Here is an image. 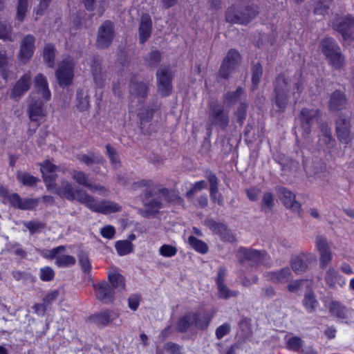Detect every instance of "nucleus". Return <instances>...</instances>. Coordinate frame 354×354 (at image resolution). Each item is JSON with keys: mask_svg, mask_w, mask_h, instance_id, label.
<instances>
[{"mask_svg": "<svg viewBox=\"0 0 354 354\" xmlns=\"http://www.w3.org/2000/svg\"><path fill=\"white\" fill-rule=\"evenodd\" d=\"M55 76L61 86H68L72 84L74 77V63L71 58H66L59 64Z\"/></svg>", "mask_w": 354, "mask_h": 354, "instance_id": "nucleus-4", "label": "nucleus"}, {"mask_svg": "<svg viewBox=\"0 0 354 354\" xmlns=\"http://www.w3.org/2000/svg\"><path fill=\"white\" fill-rule=\"evenodd\" d=\"M113 38V24L110 21L104 22L99 28L97 44L101 48L108 47Z\"/></svg>", "mask_w": 354, "mask_h": 354, "instance_id": "nucleus-12", "label": "nucleus"}, {"mask_svg": "<svg viewBox=\"0 0 354 354\" xmlns=\"http://www.w3.org/2000/svg\"><path fill=\"white\" fill-rule=\"evenodd\" d=\"M87 187H88L91 192H97L100 195L106 196L109 193L106 188L100 185H92L88 183Z\"/></svg>", "mask_w": 354, "mask_h": 354, "instance_id": "nucleus-56", "label": "nucleus"}, {"mask_svg": "<svg viewBox=\"0 0 354 354\" xmlns=\"http://www.w3.org/2000/svg\"><path fill=\"white\" fill-rule=\"evenodd\" d=\"M96 297L105 303L113 300L114 291L113 288L106 282L100 281L93 284Z\"/></svg>", "mask_w": 354, "mask_h": 354, "instance_id": "nucleus-16", "label": "nucleus"}, {"mask_svg": "<svg viewBox=\"0 0 354 354\" xmlns=\"http://www.w3.org/2000/svg\"><path fill=\"white\" fill-rule=\"evenodd\" d=\"M165 349L169 353V354H180V347L174 343L167 344L165 345Z\"/></svg>", "mask_w": 354, "mask_h": 354, "instance_id": "nucleus-61", "label": "nucleus"}, {"mask_svg": "<svg viewBox=\"0 0 354 354\" xmlns=\"http://www.w3.org/2000/svg\"><path fill=\"white\" fill-rule=\"evenodd\" d=\"M73 179L79 185L87 187L88 185V177L82 171L78 170H74L72 174Z\"/></svg>", "mask_w": 354, "mask_h": 354, "instance_id": "nucleus-44", "label": "nucleus"}, {"mask_svg": "<svg viewBox=\"0 0 354 354\" xmlns=\"http://www.w3.org/2000/svg\"><path fill=\"white\" fill-rule=\"evenodd\" d=\"M353 25H354V19L351 17L341 21L338 19L333 24L335 29L342 34L344 39H346V37L349 36L348 30Z\"/></svg>", "mask_w": 354, "mask_h": 354, "instance_id": "nucleus-29", "label": "nucleus"}, {"mask_svg": "<svg viewBox=\"0 0 354 354\" xmlns=\"http://www.w3.org/2000/svg\"><path fill=\"white\" fill-rule=\"evenodd\" d=\"M0 198L5 204L23 210L32 209L37 205L38 201L33 198H22L18 194L10 193L8 190L0 187Z\"/></svg>", "mask_w": 354, "mask_h": 354, "instance_id": "nucleus-2", "label": "nucleus"}, {"mask_svg": "<svg viewBox=\"0 0 354 354\" xmlns=\"http://www.w3.org/2000/svg\"><path fill=\"white\" fill-rule=\"evenodd\" d=\"M101 235L106 239H113L115 234V230L113 226L107 225L101 229Z\"/></svg>", "mask_w": 354, "mask_h": 354, "instance_id": "nucleus-51", "label": "nucleus"}, {"mask_svg": "<svg viewBox=\"0 0 354 354\" xmlns=\"http://www.w3.org/2000/svg\"><path fill=\"white\" fill-rule=\"evenodd\" d=\"M66 247L60 245L51 250H41L40 254L46 259H55V264L59 268L72 266L75 263V258L66 254Z\"/></svg>", "mask_w": 354, "mask_h": 354, "instance_id": "nucleus-3", "label": "nucleus"}, {"mask_svg": "<svg viewBox=\"0 0 354 354\" xmlns=\"http://www.w3.org/2000/svg\"><path fill=\"white\" fill-rule=\"evenodd\" d=\"M140 301V296L138 295H133L129 298V307L133 310H136L139 306Z\"/></svg>", "mask_w": 354, "mask_h": 354, "instance_id": "nucleus-57", "label": "nucleus"}, {"mask_svg": "<svg viewBox=\"0 0 354 354\" xmlns=\"http://www.w3.org/2000/svg\"><path fill=\"white\" fill-rule=\"evenodd\" d=\"M280 198L286 207L290 208L294 211L299 209L301 205L296 201L295 194L286 188L281 189Z\"/></svg>", "mask_w": 354, "mask_h": 354, "instance_id": "nucleus-25", "label": "nucleus"}, {"mask_svg": "<svg viewBox=\"0 0 354 354\" xmlns=\"http://www.w3.org/2000/svg\"><path fill=\"white\" fill-rule=\"evenodd\" d=\"M319 115V111L314 108H304L301 110L300 113V120L301 123V127L304 129L306 135L309 133L310 127L315 122L317 121Z\"/></svg>", "mask_w": 354, "mask_h": 354, "instance_id": "nucleus-14", "label": "nucleus"}, {"mask_svg": "<svg viewBox=\"0 0 354 354\" xmlns=\"http://www.w3.org/2000/svg\"><path fill=\"white\" fill-rule=\"evenodd\" d=\"M107 154L110 158L111 162L115 166L117 167L120 162L118 155L116 154L115 150L112 149L109 145H106V147Z\"/></svg>", "mask_w": 354, "mask_h": 354, "instance_id": "nucleus-52", "label": "nucleus"}, {"mask_svg": "<svg viewBox=\"0 0 354 354\" xmlns=\"http://www.w3.org/2000/svg\"><path fill=\"white\" fill-rule=\"evenodd\" d=\"M115 249L120 256L127 255L132 252L133 245L130 241H118L115 244Z\"/></svg>", "mask_w": 354, "mask_h": 354, "instance_id": "nucleus-36", "label": "nucleus"}, {"mask_svg": "<svg viewBox=\"0 0 354 354\" xmlns=\"http://www.w3.org/2000/svg\"><path fill=\"white\" fill-rule=\"evenodd\" d=\"M214 313H203L198 315L195 314L194 324L200 328H205L208 326Z\"/></svg>", "mask_w": 354, "mask_h": 354, "instance_id": "nucleus-30", "label": "nucleus"}, {"mask_svg": "<svg viewBox=\"0 0 354 354\" xmlns=\"http://www.w3.org/2000/svg\"><path fill=\"white\" fill-rule=\"evenodd\" d=\"M28 0H18L17 10V19L18 21H24L26 14L28 10Z\"/></svg>", "mask_w": 354, "mask_h": 354, "instance_id": "nucleus-41", "label": "nucleus"}, {"mask_svg": "<svg viewBox=\"0 0 354 354\" xmlns=\"http://www.w3.org/2000/svg\"><path fill=\"white\" fill-rule=\"evenodd\" d=\"M210 119L212 122L221 127H224L228 122V118L219 105H211Z\"/></svg>", "mask_w": 354, "mask_h": 354, "instance_id": "nucleus-20", "label": "nucleus"}, {"mask_svg": "<svg viewBox=\"0 0 354 354\" xmlns=\"http://www.w3.org/2000/svg\"><path fill=\"white\" fill-rule=\"evenodd\" d=\"M224 275L225 270L222 268L219 269L216 279L219 297L223 299H228L230 297L237 296V291H232L227 286H225L223 283Z\"/></svg>", "mask_w": 354, "mask_h": 354, "instance_id": "nucleus-22", "label": "nucleus"}, {"mask_svg": "<svg viewBox=\"0 0 354 354\" xmlns=\"http://www.w3.org/2000/svg\"><path fill=\"white\" fill-rule=\"evenodd\" d=\"M28 114L30 120L35 122L42 121L46 115L44 103L41 101H38L30 104Z\"/></svg>", "mask_w": 354, "mask_h": 354, "instance_id": "nucleus-21", "label": "nucleus"}, {"mask_svg": "<svg viewBox=\"0 0 354 354\" xmlns=\"http://www.w3.org/2000/svg\"><path fill=\"white\" fill-rule=\"evenodd\" d=\"M130 93L132 97L140 102L147 94V86L143 82H133L130 86Z\"/></svg>", "mask_w": 354, "mask_h": 354, "instance_id": "nucleus-28", "label": "nucleus"}, {"mask_svg": "<svg viewBox=\"0 0 354 354\" xmlns=\"http://www.w3.org/2000/svg\"><path fill=\"white\" fill-rule=\"evenodd\" d=\"M10 28L0 23V39H6L9 38Z\"/></svg>", "mask_w": 354, "mask_h": 354, "instance_id": "nucleus-63", "label": "nucleus"}, {"mask_svg": "<svg viewBox=\"0 0 354 354\" xmlns=\"http://www.w3.org/2000/svg\"><path fill=\"white\" fill-rule=\"evenodd\" d=\"M327 308L330 314L339 319L343 320L348 317L349 310L337 301H331Z\"/></svg>", "mask_w": 354, "mask_h": 354, "instance_id": "nucleus-23", "label": "nucleus"}, {"mask_svg": "<svg viewBox=\"0 0 354 354\" xmlns=\"http://www.w3.org/2000/svg\"><path fill=\"white\" fill-rule=\"evenodd\" d=\"M321 45L323 53L330 60L332 64L336 67L340 66L343 58L339 48L335 45L334 40L331 38H326L322 41Z\"/></svg>", "mask_w": 354, "mask_h": 354, "instance_id": "nucleus-8", "label": "nucleus"}, {"mask_svg": "<svg viewBox=\"0 0 354 354\" xmlns=\"http://www.w3.org/2000/svg\"><path fill=\"white\" fill-rule=\"evenodd\" d=\"M256 15L257 12L252 8L239 9L231 7L227 10L226 20L233 24H246Z\"/></svg>", "mask_w": 354, "mask_h": 354, "instance_id": "nucleus-5", "label": "nucleus"}, {"mask_svg": "<svg viewBox=\"0 0 354 354\" xmlns=\"http://www.w3.org/2000/svg\"><path fill=\"white\" fill-rule=\"evenodd\" d=\"M252 84L254 86H256L259 83L262 75V67L261 64L258 63L254 64L252 68Z\"/></svg>", "mask_w": 354, "mask_h": 354, "instance_id": "nucleus-46", "label": "nucleus"}, {"mask_svg": "<svg viewBox=\"0 0 354 354\" xmlns=\"http://www.w3.org/2000/svg\"><path fill=\"white\" fill-rule=\"evenodd\" d=\"M274 205V198L271 193H266L263 196V207L270 209Z\"/></svg>", "mask_w": 354, "mask_h": 354, "instance_id": "nucleus-53", "label": "nucleus"}, {"mask_svg": "<svg viewBox=\"0 0 354 354\" xmlns=\"http://www.w3.org/2000/svg\"><path fill=\"white\" fill-rule=\"evenodd\" d=\"M315 246L319 253L320 267L325 268L333 259L330 243L324 236H317L315 239Z\"/></svg>", "mask_w": 354, "mask_h": 354, "instance_id": "nucleus-9", "label": "nucleus"}, {"mask_svg": "<svg viewBox=\"0 0 354 354\" xmlns=\"http://www.w3.org/2000/svg\"><path fill=\"white\" fill-rule=\"evenodd\" d=\"M194 319H195L194 313L185 315L179 320L177 330L181 332L186 330L192 324H194Z\"/></svg>", "mask_w": 354, "mask_h": 354, "instance_id": "nucleus-37", "label": "nucleus"}, {"mask_svg": "<svg viewBox=\"0 0 354 354\" xmlns=\"http://www.w3.org/2000/svg\"><path fill=\"white\" fill-rule=\"evenodd\" d=\"M108 279L111 285V288L118 291L124 289L125 283L123 276L115 268H112L108 271Z\"/></svg>", "mask_w": 354, "mask_h": 354, "instance_id": "nucleus-24", "label": "nucleus"}, {"mask_svg": "<svg viewBox=\"0 0 354 354\" xmlns=\"http://www.w3.org/2000/svg\"><path fill=\"white\" fill-rule=\"evenodd\" d=\"M89 106V100L87 92L79 91L77 94V107L80 111H85Z\"/></svg>", "mask_w": 354, "mask_h": 354, "instance_id": "nucleus-40", "label": "nucleus"}, {"mask_svg": "<svg viewBox=\"0 0 354 354\" xmlns=\"http://www.w3.org/2000/svg\"><path fill=\"white\" fill-rule=\"evenodd\" d=\"M96 320L101 324L106 325L111 322L110 313L107 311L102 312L96 316Z\"/></svg>", "mask_w": 354, "mask_h": 354, "instance_id": "nucleus-55", "label": "nucleus"}, {"mask_svg": "<svg viewBox=\"0 0 354 354\" xmlns=\"http://www.w3.org/2000/svg\"><path fill=\"white\" fill-rule=\"evenodd\" d=\"M86 198L87 201H82L84 202V205H86L92 211L102 214H111L120 212L121 210V206L114 202L109 201L97 202L93 196L90 195Z\"/></svg>", "mask_w": 354, "mask_h": 354, "instance_id": "nucleus-6", "label": "nucleus"}, {"mask_svg": "<svg viewBox=\"0 0 354 354\" xmlns=\"http://www.w3.org/2000/svg\"><path fill=\"white\" fill-rule=\"evenodd\" d=\"M30 81L31 75L30 73L24 75L14 86L11 93V97L13 98H17L21 96L29 89L30 86Z\"/></svg>", "mask_w": 354, "mask_h": 354, "instance_id": "nucleus-19", "label": "nucleus"}, {"mask_svg": "<svg viewBox=\"0 0 354 354\" xmlns=\"http://www.w3.org/2000/svg\"><path fill=\"white\" fill-rule=\"evenodd\" d=\"M276 104L279 109L283 110L287 104L286 98L290 99V94L288 89V83L283 77H279L276 82Z\"/></svg>", "mask_w": 354, "mask_h": 354, "instance_id": "nucleus-10", "label": "nucleus"}, {"mask_svg": "<svg viewBox=\"0 0 354 354\" xmlns=\"http://www.w3.org/2000/svg\"><path fill=\"white\" fill-rule=\"evenodd\" d=\"M304 286L308 287V282L306 281H294L289 283L288 289L290 292H297L302 289Z\"/></svg>", "mask_w": 354, "mask_h": 354, "instance_id": "nucleus-49", "label": "nucleus"}, {"mask_svg": "<svg viewBox=\"0 0 354 354\" xmlns=\"http://www.w3.org/2000/svg\"><path fill=\"white\" fill-rule=\"evenodd\" d=\"M207 178L210 184V196L215 199L218 188L217 178L215 175H209Z\"/></svg>", "mask_w": 354, "mask_h": 354, "instance_id": "nucleus-50", "label": "nucleus"}, {"mask_svg": "<svg viewBox=\"0 0 354 354\" xmlns=\"http://www.w3.org/2000/svg\"><path fill=\"white\" fill-rule=\"evenodd\" d=\"M324 281L327 286L335 288L337 286L342 287L346 284V279L333 267H330L325 275Z\"/></svg>", "mask_w": 354, "mask_h": 354, "instance_id": "nucleus-18", "label": "nucleus"}, {"mask_svg": "<svg viewBox=\"0 0 354 354\" xmlns=\"http://www.w3.org/2000/svg\"><path fill=\"white\" fill-rule=\"evenodd\" d=\"M177 248L174 245L164 244L159 248V254L167 258L174 257L177 254Z\"/></svg>", "mask_w": 354, "mask_h": 354, "instance_id": "nucleus-42", "label": "nucleus"}, {"mask_svg": "<svg viewBox=\"0 0 354 354\" xmlns=\"http://www.w3.org/2000/svg\"><path fill=\"white\" fill-rule=\"evenodd\" d=\"M171 74L167 68H161L157 73L158 91L162 95H168L172 90Z\"/></svg>", "mask_w": 354, "mask_h": 354, "instance_id": "nucleus-11", "label": "nucleus"}, {"mask_svg": "<svg viewBox=\"0 0 354 354\" xmlns=\"http://www.w3.org/2000/svg\"><path fill=\"white\" fill-rule=\"evenodd\" d=\"M230 331V326L227 324H224L220 326L216 330V335L218 339L223 338Z\"/></svg>", "mask_w": 354, "mask_h": 354, "instance_id": "nucleus-58", "label": "nucleus"}, {"mask_svg": "<svg viewBox=\"0 0 354 354\" xmlns=\"http://www.w3.org/2000/svg\"><path fill=\"white\" fill-rule=\"evenodd\" d=\"M236 117L238 118V120L239 122H242V120L245 118V105L242 104L240 108L238 109L237 112L236 113Z\"/></svg>", "mask_w": 354, "mask_h": 354, "instance_id": "nucleus-64", "label": "nucleus"}, {"mask_svg": "<svg viewBox=\"0 0 354 354\" xmlns=\"http://www.w3.org/2000/svg\"><path fill=\"white\" fill-rule=\"evenodd\" d=\"M240 63L241 56L239 52L233 49L229 50L219 71L220 75L224 78L227 77L236 70Z\"/></svg>", "mask_w": 354, "mask_h": 354, "instance_id": "nucleus-7", "label": "nucleus"}, {"mask_svg": "<svg viewBox=\"0 0 354 354\" xmlns=\"http://www.w3.org/2000/svg\"><path fill=\"white\" fill-rule=\"evenodd\" d=\"M290 274L288 269H282L279 272H271L268 274V279L273 282H286Z\"/></svg>", "mask_w": 354, "mask_h": 354, "instance_id": "nucleus-34", "label": "nucleus"}, {"mask_svg": "<svg viewBox=\"0 0 354 354\" xmlns=\"http://www.w3.org/2000/svg\"><path fill=\"white\" fill-rule=\"evenodd\" d=\"M35 38L28 35L24 37L21 42L19 59L23 62H28L32 57L35 50Z\"/></svg>", "mask_w": 354, "mask_h": 354, "instance_id": "nucleus-13", "label": "nucleus"}, {"mask_svg": "<svg viewBox=\"0 0 354 354\" xmlns=\"http://www.w3.org/2000/svg\"><path fill=\"white\" fill-rule=\"evenodd\" d=\"M50 0H41L38 8L35 11V19H38V18L41 16L44 13V11L46 9L48 6V2Z\"/></svg>", "mask_w": 354, "mask_h": 354, "instance_id": "nucleus-54", "label": "nucleus"}, {"mask_svg": "<svg viewBox=\"0 0 354 354\" xmlns=\"http://www.w3.org/2000/svg\"><path fill=\"white\" fill-rule=\"evenodd\" d=\"M39 276L42 281H49L54 278L55 272L50 267L45 266L40 269Z\"/></svg>", "mask_w": 354, "mask_h": 354, "instance_id": "nucleus-48", "label": "nucleus"}, {"mask_svg": "<svg viewBox=\"0 0 354 354\" xmlns=\"http://www.w3.org/2000/svg\"><path fill=\"white\" fill-rule=\"evenodd\" d=\"M55 49L53 46L46 44L43 50V58L49 67H53L55 64Z\"/></svg>", "mask_w": 354, "mask_h": 354, "instance_id": "nucleus-33", "label": "nucleus"}, {"mask_svg": "<svg viewBox=\"0 0 354 354\" xmlns=\"http://www.w3.org/2000/svg\"><path fill=\"white\" fill-rule=\"evenodd\" d=\"M206 224L212 230L216 233H221L222 231L225 230V227L223 225L217 223L214 221H207Z\"/></svg>", "mask_w": 354, "mask_h": 354, "instance_id": "nucleus-59", "label": "nucleus"}, {"mask_svg": "<svg viewBox=\"0 0 354 354\" xmlns=\"http://www.w3.org/2000/svg\"><path fill=\"white\" fill-rule=\"evenodd\" d=\"M35 88L44 101H48L51 97L48 81L44 75L39 73L35 77Z\"/></svg>", "mask_w": 354, "mask_h": 354, "instance_id": "nucleus-17", "label": "nucleus"}, {"mask_svg": "<svg viewBox=\"0 0 354 354\" xmlns=\"http://www.w3.org/2000/svg\"><path fill=\"white\" fill-rule=\"evenodd\" d=\"M151 29V20L148 15H142L139 29L140 40L144 43L149 37Z\"/></svg>", "mask_w": 354, "mask_h": 354, "instance_id": "nucleus-26", "label": "nucleus"}, {"mask_svg": "<svg viewBox=\"0 0 354 354\" xmlns=\"http://www.w3.org/2000/svg\"><path fill=\"white\" fill-rule=\"evenodd\" d=\"M337 136L341 142L348 144L352 139L348 131V123L346 120L339 119L337 122Z\"/></svg>", "mask_w": 354, "mask_h": 354, "instance_id": "nucleus-27", "label": "nucleus"}, {"mask_svg": "<svg viewBox=\"0 0 354 354\" xmlns=\"http://www.w3.org/2000/svg\"><path fill=\"white\" fill-rule=\"evenodd\" d=\"M286 339L288 349L297 351L300 348L301 346V340L300 338L295 336L286 335Z\"/></svg>", "mask_w": 354, "mask_h": 354, "instance_id": "nucleus-43", "label": "nucleus"}, {"mask_svg": "<svg viewBox=\"0 0 354 354\" xmlns=\"http://www.w3.org/2000/svg\"><path fill=\"white\" fill-rule=\"evenodd\" d=\"M327 8L328 5H326L324 2L319 1L315 8V12L319 15H324Z\"/></svg>", "mask_w": 354, "mask_h": 354, "instance_id": "nucleus-62", "label": "nucleus"}, {"mask_svg": "<svg viewBox=\"0 0 354 354\" xmlns=\"http://www.w3.org/2000/svg\"><path fill=\"white\" fill-rule=\"evenodd\" d=\"M236 256L241 262L249 261L251 263H258L264 260L266 254L265 252L260 253L253 249L240 248Z\"/></svg>", "mask_w": 354, "mask_h": 354, "instance_id": "nucleus-15", "label": "nucleus"}, {"mask_svg": "<svg viewBox=\"0 0 354 354\" xmlns=\"http://www.w3.org/2000/svg\"><path fill=\"white\" fill-rule=\"evenodd\" d=\"M260 194V190L256 187H252L247 190L248 197L251 201H256L258 199Z\"/></svg>", "mask_w": 354, "mask_h": 354, "instance_id": "nucleus-60", "label": "nucleus"}, {"mask_svg": "<svg viewBox=\"0 0 354 354\" xmlns=\"http://www.w3.org/2000/svg\"><path fill=\"white\" fill-rule=\"evenodd\" d=\"M79 263L84 273H89L91 270V264L88 256L81 253L78 256Z\"/></svg>", "mask_w": 354, "mask_h": 354, "instance_id": "nucleus-45", "label": "nucleus"}, {"mask_svg": "<svg viewBox=\"0 0 354 354\" xmlns=\"http://www.w3.org/2000/svg\"><path fill=\"white\" fill-rule=\"evenodd\" d=\"M345 102V97L340 91L334 92L330 100L329 106L331 109H338Z\"/></svg>", "mask_w": 354, "mask_h": 354, "instance_id": "nucleus-38", "label": "nucleus"}, {"mask_svg": "<svg viewBox=\"0 0 354 354\" xmlns=\"http://www.w3.org/2000/svg\"><path fill=\"white\" fill-rule=\"evenodd\" d=\"M188 243L192 249L201 254H205L208 251L207 245L204 241L193 236L189 237Z\"/></svg>", "mask_w": 354, "mask_h": 354, "instance_id": "nucleus-31", "label": "nucleus"}, {"mask_svg": "<svg viewBox=\"0 0 354 354\" xmlns=\"http://www.w3.org/2000/svg\"><path fill=\"white\" fill-rule=\"evenodd\" d=\"M305 259L304 254H301L299 256H295L292 259L291 266L292 270L297 272H301L306 270L307 266L304 263V260Z\"/></svg>", "mask_w": 354, "mask_h": 354, "instance_id": "nucleus-39", "label": "nucleus"}, {"mask_svg": "<svg viewBox=\"0 0 354 354\" xmlns=\"http://www.w3.org/2000/svg\"><path fill=\"white\" fill-rule=\"evenodd\" d=\"M17 178L21 184L29 187L35 185L39 181L37 178L28 173L22 171L17 172Z\"/></svg>", "mask_w": 354, "mask_h": 354, "instance_id": "nucleus-35", "label": "nucleus"}, {"mask_svg": "<svg viewBox=\"0 0 354 354\" xmlns=\"http://www.w3.org/2000/svg\"><path fill=\"white\" fill-rule=\"evenodd\" d=\"M60 171L59 167L55 166L48 160L45 161L41 165V171L43 175L44 181L46 186L50 192L57 194L61 198L68 201H77L84 204L83 199L87 201L89 195L81 189H74L71 183L67 180H62L59 187H56L55 180L57 173Z\"/></svg>", "mask_w": 354, "mask_h": 354, "instance_id": "nucleus-1", "label": "nucleus"}, {"mask_svg": "<svg viewBox=\"0 0 354 354\" xmlns=\"http://www.w3.org/2000/svg\"><path fill=\"white\" fill-rule=\"evenodd\" d=\"M303 305L307 312L312 313L317 308L319 303L313 293L308 292L304 295Z\"/></svg>", "mask_w": 354, "mask_h": 354, "instance_id": "nucleus-32", "label": "nucleus"}, {"mask_svg": "<svg viewBox=\"0 0 354 354\" xmlns=\"http://www.w3.org/2000/svg\"><path fill=\"white\" fill-rule=\"evenodd\" d=\"M207 186V183L205 180H200L196 182L192 185L191 189L186 193L187 197H190L192 195L196 194L199 191L206 188Z\"/></svg>", "mask_w": 354, "mask_h": 354, "instance_id": "nucleus-47", "label": "nucleus"}]
</instances>
